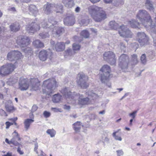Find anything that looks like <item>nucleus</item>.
<instances>
[{
	"label": "nucleus",
	"mask_w": 156,
	"mask_h": 156,
	"mask_svg": "<svg viewBox=\"0 0 156 156\" xmlns=\"http://www.w3.org/2000/svg\"><path fill=\"white\" fill-rule=\"evenodd\" d=\"M61 93L63 94L67 100L71 101V103L76 105H85L89 104L90 103L89 98H84L82 95L79 94H72V92L68 88H65L61 90Z\"/></svg>",
	"instance_id": "f257e3e1"
},
{
	"label": "nucleus",
	"mask_w": 156,
	"mask_h": 156,
	"mask_svg": "<svg viewBox=\"0 0 156 156\" xmlns=\"http://www.w3.org/2000/svg\"><path fill=\"white\" fill-rule=\"evenodd\" d=\"M41 25L43 28L49 29L51 30L53 36L56 37L60 36L64 32V30L62 27L57 26V22L51 18L44 20L41 23Z\"/></svg>",
	"instance_id": "f03ea898"
},
{
	"label": "nucleus",
	"mask_w": 156,
	"mask_h": 156,
	"mask_svg": "<svg viewBox=\"0 0 156 156\" xmlns=\"http://www.w3.org/2000/svg\"><path fill=\"white\" fill-rule=\"evenodd\" d=\"M88 9L89 14L96 22H101L107 18L106 12L102 8L92 6Z\"/></svg>",
	"instance_id": "7ed1b4c3"
},
{
	"label": "nucleus",
	"mask_w": 156,
	"mask_h": 156,
	"mask_svg": "<svg viewBox=\"0 0 156 156\" xmlns=\"http://www.w3.org/2000/svg\"><path fill=\"white\" fill-rule=\"evenodd\" d=\"M136 17L141 22L142 24L145 27H150V28L153 29L154 27V25H152L151 16L145 10H139L136 15Z\"/></svg>",
	"instance_id": "20e7f679"
},
{
	"label": "nucleus",
	"mask_w": 156,
	"mask_h": 156,
	"mask_svg": "<svg viewBox=\"0 0 156 156\" xmlns=\"http://www.w3.org/2000/svg\"><path fill=\"white\" fill-rule=\"evenodd\" d=\"M57 86L58 84L54 79L46 80L44 81L42 85L43 92V93L51 96Z\"/></svg>",
	"instance_id": "39448f33"
},
{
	"label": "nucleus",
	"mask_w": 156,
	"mask_h": 156,
	"mask_svg": "<svg viewBox=\"0 0 156 156\" xmlns=\"http://www.w3.org/2000/svg\"><path fill=\"white\" fill-rule=\"evenodd\" d=\"M100 71L103 73L101 74L100 77L102 83L106 84L108 87H110L111 85L109 82V78L110 76V73L111 72L109 66L107 65H105L102 67Z\"/></svg>",
	"instance_id": "423d86ee"
},
{
	"label": "nucleus",
	"mask_w": 156,
	"mask_h": 156,
	"mask_svg": "<svg viewBox=\"0 0 156 156\" xmlns=\"http://www.w3.org/2000/svg\"><path fill=\"white\" fill-rule=\"evenodd\" d=\"M129 58L126 55L122 54L119 58V66L123 70L127 69L128 66Z\"/></svg>",
	"instance_id": "0eeeda50"
},
{
	"label": "nucleus",
	"mask_w": 156,
	"mask_h": 156,
	"mask_svg": "<svg viewBox=\"0 0 156 156\" xmlns=\"http://www.w3.org/2000/svg\"><path fill=\"white\" fill-rule=\"evenodd\" d=\"M14 65L12 63H8L2 66L0 68V74L2 75H8L15 69Z\"/></svg>",
	"instance_id": "6e6552de"
},
{
	"label": "nucleus",
	"mask_w": 156,
	"mask_h": 156,
	"mask_svg": "<svg viewBox=\"0 0 156 156\" xmlns=\"http://www.w3.org/2000/svg\"><path fill=\"white\" fill-rule=\"evenodd\" d=\"M104 60L111 65H114L116 63V58L115 54L113 52L108 51L105 52L103 54Z\"/></svg>",
	"instance_id": "1a4fd4ad"
},
{
	"label": "nucleus",
	"mask_w": 156,
	"mask_h": 156,
	"mask_svg": "<svg viewBox=\"0 0 156 156\" xmlns=\"http://www.w3.org/2000/svg\"><path fill=\"white\" fill-rule=\"evenodd\" d=\"M79 77L77 83L80 86L83 88H86L88 87V84L86 81L88 80L87 76L83 73H81L78 74Z\"/></svg>",
	"instance_id": "9d476101"
},
{
	"label": "nucleus",
	"mask_w": 156,
	"mask_h": 156,
	"mask_svg": "<svg viewBox=\"0 0 156 156\" xmlns=\"http://www.w3.org/2000/svg\"><path fill=\"white\" fill-rule=\"evenodd\" d=\"M119 33L121 36L124 37L131 38L132 35L131 32L123 25L120 26Z\"/></svg>",
	"instance_id": "9b49d317"
},
{
	"label": "nucleus",
	"mask_w": 156,
	"mask_h": 156,
	"mask_svg": "<svg viewBox=\"0 0 156 156\" xmlns=\"http://www.w3.org/2000/svg\"><path fill=\"white\" fill-rule=\"evenodd\" d=\"M23 57L22 54L18 51H12L9 52L7 55V59L10 61H12L20 59Z\"/></svg>",
	"instance_id": "f8f14e48"
},
{
	"label": "nucleus",
	"mask_w": 156,
	"mask_h": 156,
	"mask_svg": "<svg viewBox=\"0 0 156 156\" xmlns=\"http://www.w3.org/2000/svg\"><path fill=\"white\" fill-rule=\"evenodd\" d=\"M16 41L19 45L21 47H24L29 45L30 39L27 36L20 35L17 37Z\"/></svg>",
	"instance_id": "ddd939ff"
},
{
	"label": "nucleus",
	"mask_w": 156,
	"mask_h": 156,
	"mask_svg": "<svg viewBox=\"0 0 156 156\" xmlns=\"http://www.w3.org/2000/svg\"><path fill=\"white\" fill-rule=\"evenodd\" d=\"M13 136L11 140H9L8 139L6 138L5 139V142L9 144H12L16 146H17L20 145V143H19L16 140L18 141L21 140V138L20 136L19 135L16 131H14L13 133Z\"/></svg>",
	"instance_id": "4468645a"
},
{
	"label": "nucleus",
	"mask_w": 156,
	"mask_h": 156,
	"mask_svg": "<svg viewBox=\"0 0 156 156\" xmlns=\"http://www.w3.org/2000/svg\"><path fill=\"white\" fill-rule=\"evenodd\" d=\"M64 23L67 25L73 26L75 23V17L72 14H68L64 19Z\"/></svg>",
	"instance_id": "2eb2a0df"
},
{
	"label": "nucleus",
	"mask_w": 156,
	"mask_h": 156,
	"mask_svg": "<svg viewBox=\"0 0 156 156\" xmlns=\"http://www.w3.org/2000/svg\"><path fill=\"white\" fill-rule=\"evenodd\" d=\"M138 41L141 45H144L147 43L148 38L144 32H139L137 34Z\"/></svg>",
	"instance_id": "dca6fc26"
},
{
	"label": "nucleus",
	"mask_w": 156,
	"mask_h": 156,
	"mask_svg": "<svg viewBox=\"0 0 156 156\" xmlns=\"http://www.w3.org/2000/svg\"><path fill=\"white\" fill-rule=\"evenodd\" d=\"M40 26L37 23L32 22L26 27V30L30 33H34L40 30Z\"/></svg>",
	"instance_id": "f3484780"
},
{
	"label": "nucleus",
	"mask_w": 156,
	"mask_h": 156,
	"mask_svg": "<svg viewBox=\"0 0 156 156\" xmlns=\"http://www.w3.org/2000/svg\"><path fill=\"white\" fill-rule=\"evenodd\" d=\"M29 84L27 79L21 78L19 82V89L22 91L26 90L28 88Z\"/></svg>",
	"instance_id": "a211bd4d"
},
{
	"label": "nucleus",
	"mask_w": 156,
	"mask_h": 156,
	"mask_svg": "<svg viewBox=\"0 0 156 156\" xmlns=\"http://www.w3.org/2000/svg\"><path fill=\"white\" fill-rule=\"evenodd\" d=\"M51 52H48L46 50H43L40 52L39 58L40 60L44 61L46 60L48 57L49 55L51 56Z\"/></svg>",
	"instance_id": "6ab92c4d"
},
{
	"label": "nucleus",
	"mask_w": 156,
	"mask_h": 156,
	"mask_svg": "<svg viewBox=\"0 0 156 156\" xmlns=\"http://www.w3.org/2000/svg\"><path fill=\"white\" fill-rule=\"evenodd\" d=\"M30 81L31 83L30 85L31 86L32 89L35 90H38L40 84L38 79L37 78L31 79Z\"/></svg>",
	"instance_id": "aec40b11"
},
{
	"label": "nucleus",
	"mask_w": 156,
	"mask_h": 156,
	"mask_svg": "<svg viewBox=\"0 0 156 156\" xmlns=\"http://www.w3.org/2000/svg\"><path fill=\"white\" fill-rule=\"evenodd\" d=\"M53 9V4H49L48 3L46 5H45L44 7L43 10L44 12L47 14L50 13Z\"/></svg>",
	"instance_id": "412c9836"
},
{
	"label": "nucleus",
	"mask_w": 156,
	"mask_h": 156,
	"mask_svg": "<svg viewBox=\"0 0 156 156\" xmlns=\"http://www.w3.org/2000/svg\"><path fill=\"white\" fill-rule=\"evenodd\" d=\"M63 6L60 4H53V10H54L56 13H62L63 12Z\"/></svg>",
	"instance_id": "4be33fe9"
},
{
	"label": "nucleus",
	"mask_w": 156,
	"mask_h": 156,
	"mask_svg": "<svg viewBox=\"0 0 156 156\" xmlns=\"http://www.w3.org/2000/svg\"><path fill=\"white\" fill-rule=\"evenodd\" d=\"M128 24L131 27L137 28H139V23L135 19H131L128 22Z\"/></svg>",
	"instance_id": "5701e85b"
},
{
	"label": "nucleus",
	"mask_w": 156,
	"mask_h": 156,
	"mask_svg": "<svg viewBox=\"0 0 156 156\" xmlns=\"http://www.w3.org/2000/svg\"><path fill=\"white\" fill-rule=\"evenodd\" d=\"M145 5L146 8L150 11L154 12V7L153 2L151 0H147L145 3Z\"/></svg>",
	"instance_id": "b1692460"
},
{
	"label": "nucleus",
	"mask_w": 156,
	"mask_h": 156,
	"mask_svg": "<svg viewBox=\"0 0 156 156\" xmlns=\"http://www.w3.org/2000/svg\"><path fill=\"white\" fill-rule=\"evenodd\" d=\"M9 28L11 31L16 32L19 30L20 29V26L19 23L16 22L10 25Z\"/></svg>",
	"instance_id": "393cba45"
},
{
	"label": "nucleus",
	"mask_w": 156,
	"mask_h": 156,
	"mask_svg": "<svg viewBox=\"0 0 156 156\" xmlns=\"http://www.w3.org/2000/svg\"><path fill=\"white\" fill-rule=\"evenodd\" d=\"M65 48V44L63 42H58L55 45V49L58 51H62Z\"/></svg>",
	"instance_id": "a878e982"
},
{
	"label": "nucleus",
	"mask_w": 156,
	"mask_h": 156,
	"mask_svg": "<svg viewBox=\"0 0 156 156\" xmlns=\"http://www.w3.org/2000/svg\"><path fill=\"white\" fill-rule=\"evenodd\" d=\"M29 13L30 14L35 15L38 12V10L36 6L33 5H30L29 7Z\"/></svg>",
	"instance_id": "bb28decb"
},
{
	"label": "nucleus",
	"mask_w": 156,
	"mask_h": 156,
	"mask_svg": "<svg viewBox=\"0 0 156 156\" xmlns=\"http://www.w3.org/2000/svg\"><path fill=\"white\" fill-rule=\"evenodd\" d=\"M154 20L155 23L154 24V27L153 28L154 29L153 30L154 31L151 33V35L153 39L154 42V46H156V14L155 15V17H154Z\"/></svg>",
	"instance_id": "cd10ccee"
},
{
	"label": "nucleus",
	"mask_w": 156,
	"mask_h": 156,
	"mask_svg": "<svg viewBox=\"0 0 156 156\" xmlns=\"http://www.w3.org/2000/svg\"><path fill=\"white\" fill-rule=\"evenodd\" d=\"M62 2L67 7L71 8L74 5L73 0H62Z\"/></svg>",
	"instance_id": "c85d7f7f"
},
{
	"label": "nucleus",
	"mask_w": 156,
	"mask_h": 156,
	"mask_svg": "<svg viewBox=\"0 0 156 156\" xmlns=\"http://www.w3.org/2000/svg\"><path fill=\"white\" fill-rule=\"evenodd\" d=\"M82 126V124L80 122H77L73 124V129L76 133L80 131Z\"/></svg>",
	"instance_id": "c756f323"
},
{
	"label": "nucleus",
	"mask_w": 156,
	"mask_h": 156,
	"mask_svg": "<svg viewBox=\"0 0 156 156\" xmlns=\"http://www.w3.org/2000/svg\"><path fill=\"white\" fill-rule=\"evenodd\" d=\"M5 108L7 111L8 112H12L14 110L13 106L11 101H9L8 103L6 104Z\"/></svg>",
	"instance_id": "7c9ffc66"
},
{
	"label": "nucleus",
	"mask_w": 156,
	"mask_h": 156,
	"mask_svg": "<svg viewBox=\"0 0 156 156\" xmlns=\"http://www.w3.org/2000/svg\"><path fill=\"white\" fill-rule=\"evenodd\" d=\"M86 95L90 97V98L94 99L97 98L98 96L97 94L94 93L92 90H89L86 93Z\"/></svg>",
	"instance_id": "2f4dec72"
},
{
	"label": "nucleus",
	"mask_w": 156,
	"mask_h": 156,
	"mask_svg": "<svg viewBox=\"0 0 156 156\" xmlns=\"http://www.w3.org/2000/svg\"><path fill=\"white\" fill-rule=\"evenodd\" d=\"M62 96L60 94H58L54 95L52 98V101L54 103H58L61 100Z\"/></svg>",
	"instance_id": "473e14b6"
},
{
	"label": "nucleus",
	"mask_w": 156,
	"mask_h": 156,
	"mask_svg": "<svg viewBox=\"0 0 156 156\" xmlns=\"http://www.w3.org/2000/svg\"><path fill=\"white\" fill-rule=\"evenodd\" d=\"M33 44L34 46L36 48H43L44 47L43 43L39 40H37L34 41Z\"/></svg>",
	"instance_id": "72a5a7b5"
},
{
	"label": "nucleus",
	"mask_w": 156,
	"mask_h": 156,
	"mask_svg": "<svg viewBox=\"0 0 156 156\" xmlns=\"http://www.w3.org/2000/svg\"><path fill=\"white\" fill-rule=\"evenodd\" d=\"M34 122V120L32 119H27L24 122V128L26 130L29 128L30 124Z\"/></svg>",
	"instance_id": "f704fd0d"
},
{
	"label": "nucleus",
	"mask_w": 156,
	"mask_h": 156,
	"mask_svg": "<svg viewBox=\"0 0 156 156\" xmlns=\"http://www.w3.org/2000/svg\"><path fill=\"white\" fill-rule=\"evenodd\" d=\"M75 52L70 48L67 49L65 51L64 56L65 58H67L68 56H72L75 54Z\"/></svg>",
	"instance_id": "c9c22d12"
},
{
	"label": "nucleus",
	"mask_w": 156,
	"mask_h": 156,
	"mask_svg": "<svg viewBox=\"0 0 156 156\" xmlns=\"http://www.w3.org/2000/svg\"><path fill=\"white\" fill-rule=\"evenodd\" d=\"M109 25L111 28L112 29L116 30L119 27L118 24L115 21H111L109 22Z\"/></svg>",
	"instance_id": "e433bc0d"
},
{
	"label": "nucleus",
	"mask_w": 156,
	"mask_h": 156,
	"mask_svg": "<svg viewBox=\"0 0 156 156\" xmlns=\"http://www.w3.org/2000/svg\"><path fill=\"white\" fill-rule=\"evenodd\" d=\"M46 133L48 135H49L51 137H54L56 133V131L53 129H48Z\"/></svg>",
	"instance_id": "4c0bfd02"
},
{
	"label": "nucleus",
	"mask_w": 156,
	"mask_h": 156,
	"mask_svg": "<svg viewBox=\"0 0 156 156\" xmlns=\"http://www.w3.org/2000/svg\"><path fill=\"white\" fill-rule=\"evenodd\" d=\"M138 60L137 56L136 55L133 54L132 55L131 63L132 65H135L137 64Z\"/></svg>",
	"instance_id": "58836bf2"
},
{
	"label": "nucleus",
	"mask_w": 156,
	"mask_h": 156,
	"mask_svg": "<svg viewBox=\"0 0 156 156\" xmlns=\"http://www.w3.org/2000/svg\"><path fill=\"white\" fill-rule=\"evenodd\" d=\"M39 35L40 37V38L42 39H44L47 37H48L49 36L48 33L47 32L44 31L40 33Z\"/></svg>",
	"instance_id": "ea45409f"
},
{
	"label": "nucleus",
	"mask_w": 156,
	"mask_h": 156,
	"mask_svg": "<svg viewBox=\"0 0 156 156\" xmlns=\"http://www.w3.org/2000/svg\"><path fill=\"white\" fill-rule=\"evenodd\" d=\"M89 22V20L88 19H82L81 20L79 21V23L80 24L83 26L87 25L88 24Z\"/></svg>",
	"instance_id": "a19ab883"
},
{
	"label": "nucleus",
	"mask_w": 156,
	"mask_h": 156,
	"mask_svg": "<svg viewBox=\"0 0 156 156\" xmlns=\"http://www.w3.org/2000/svg\"><path fill=\"white\" fill-rule=\"evenodd\" d=\"M24 51L27 56L28 55H31L33 53V51L29 47L26 48L24 50Z\"/></svg>",
	"instance_id": "79ce46f5"
},
{
	"label": "nucleus",
	"mask_w": 156,
	"mask_h": 156,
	"mask_svg": "<svg viewBox=\"0 0 156 156\" xmlns=\"http://www.w3.org/2000/svg\"><path fill=\"white\" fill-rule=\"evenodd\" d=\"M73 50L74 52H76L78 51L79 50L80 48V46L78 44L74 43L73 44L72 46Z\"/></svg>",
	"instance_id": "37998d69"
},
{
	"label": "nucleus",
	"mask_w": 156,
	"mask_h": 156,
	"mask_svg": "<svg viewBox=\"0 0 156 156\" xmlns=\"http://www.w3.org/2000/svg\"><path fill=\"white\" fill-rule=\"evenodd\" d=\"M81 35L85 38H87L89 36V32L86 30H83L80 34Z\"/></svg>",
	"instance_id": "c03bdc74"
},
{
	"label": "nucleus",
	"mask_w": 156,
	"mask_h": 156,
	"mask_svg": "<svg viewBox=\"0 0 156 156\" xmlns=\"http://www.w3.org/2000/svg\"><path fill=\"white\" fill-rule=\"evenodd\" d=\"M123 3L124 1L123 0H116L114 1L113 4L115 6H117L123 4Z\"/></svg>",
	"instance_id": "a18cd8bd"
},
{
	"label": "nucleus",
	"mask_w": 156,
	"mask_h": 156,
	"mask_svg": "<svg viewBox=\"0 0 156 156\" xmlns=\"http://www.w3.org/2000/svg\"><path fill=\"white\" fill-rule=\"evenodd\" d=\"M140 60L142 63L145 64L147 62L146 55L145 54H143L140 58Z\"/></svg>",
	"instance_id": "49530a36"
},
{
	"label": "nucleus",
	"mask_w": 156,
	"mask_h": 156,
	"mask_svg": "<svg viewBox=\"0 0 156 156\" xmlns=\"http://www.w3.org/2000/svg\"><path fill=\"white\" fill-rule=\"evenodd\" d=\"M137 112V111H135L133 112L132 113H129V115L130 117H131L132 119H134L136 116Z\"/></svg>",
	"instance_id": "de8ad7c7"
},
{
	"label": "nucleus",
	"mask_w": 156,
	"mask_h": 156,
	"mask_svg": "<svg viewBox=\"0 0 156 156\" xmlns=\"http://www.w3.org/2000/svg\"><path fill=\"white\" fill-rule=\"evenodd\" d=\"M119 45L120 46V48L123 51H126V47L125 45L122 42H120Z\"/></svg>",
	"instance_id": "09e8293b"
},
{
	"label": "nucleus",
	"mask_w": 156,
	"mask_h": 156,
	"mask_svg": "<svg viewBox=\"0 0 156 156\" xmlns=\"http://www.w3.org/2000/svg\"><path fill=\"white\" fill-rule=\"evenodd\" d=\"M43 115L45 118H47L50 116L51 114L50 112L47 111H45L43 112Z\"/></svg>",
	"instance_id": "8fccbe9b"
},
{
	"label": "nucleus",
	"mask_w": 156,
	"mask_h": 156,
	"mask_svg": "<svg viewBox=\"0 0 156 156\" xmlns=\"http://www.w3.org/2000/svg\"><path fill=\"white\" fill-rule=\"evenodd\" d=\"M116 152L117 153L118 156H122L124 154V153L122 150H117Z\"/></svg>",
	"instance_id": "3c124183"
},
{
	"label": "nucleus",
	"mask_w": 156,
	"mask_h": 156,
	"mask_svg": "<svg viewBox=\"0 0 156 156\" xmlns=\"http://www.w3.org/2000/svg\"><path fill=\"white\" fill-rule=\"evenodd\" d=\"M0 115L2 116H7V115L5 112L2 109H0Z\"/></svg>",
	"instance_id": "603ef678"
},
{
	"label": "nucleus",
	"mask_w": 156,
	"mask_h": 156,
	"mask_svg": "<svg viewBox=\"0 0 156 156\" xmlns=\"http://www.w3.org/2000/svg\"><path fill=\"white\" fill-rule=\"evenodd\" d=\"M20 144V145L18 146L19 147H18L17 151L20 154L22 155L23 154V152L21 150V148L20 147V146H21L22 147V146L21 144Z\"/></svg>",
	"instance_id": "864d4df0"
},
{
	"label": "nucleus",
	"mask_w": 156,
	"mask_h": 156,
	"mask_svg": "<svg viewBox=\"0 0 156 156\" xmlns=\"http://www.w3.org/2000/svg\"><path fill=\"white\" fill-rule=\"evenodd\" d=\"M13 124V123L12 122H6L5 123L6 125V128L7 129H8L10 126L12 125Z\"/></svg>",
	"instance_id": "5fc2aeb1"
},
{
	"label": "nucleus",
	"mask_w": 156,
	"mask_h": 156,
	"mask_svg": "<svg viewBox=\"0 0 156 156\" xmlns=\"http://www.w3.org/2000/svg\"><path fill=\"white\" fill-rule=\"evenodd\" d=\"M37 106L35 105H33V106L32 107V109H31V112H33L37 110Z\"/></svg>",
	"instance_id": "6e6d98bb"
},
{
	"label": "nucleus",
	"mask_w": 156,
	"mask_h": 156,
	"mask_svg": "<svg viewBox=\"0 0 156 156\" xmlns=\"http://www.w3.org/2000/svg\"><path fill=\"white\" fill-rule=\"evenodd\" d=\"M34 145L35 147L34 148V151L36 152L37 154H38V152L37 151V150L38 147V144L37 143H35Z\"/></svg>",
	"instance_id": "4d7b16f0"
},
{
	"label": "nucleus",
	"mask_w": 156,
	"mask_h": 156,
	"mask_svg": "<svg viewBox=\"0 0 156 156\" xmlns=\"http://www.w3.org/2000/svg\"><path fill=\"white\" fill-rule=\"evenodd\" d=\"M51 110L53 111L54 112H61L59 108H52Z\"/></svg>",
	"instance_id": "13d9d810"
},
{
	"label": "nucleus",
	"mask_w": 156,
	"mask_h": 156,
	"mask_svg": "<svg viewBox=\"0 0 156 156\" xmlns=\"http://www.w3.org/2000/svg\"><path fill=\"white\" fill-rule=\"evenodd\" d=\"M31 0H15L17 2H28L30 1Z\"/></svg>",
	"instance_id": "bf43d9fd"
},
{
	"label": "nucleus",
	"mask_w": 156,
	"mask_h": 156,
	"mask_svg": "<svg viewBox=\"0 0 156 156\" xmlns=\"http://www.w3.org/2000/svg\"><path fill=\"white\" fill-rule=\"evenodd\" d=\"M114 138L115 140H116L121 141L122 140V138L120 136L117 135L116 136H115Z\"/></svg>",
	"instance_id": "052dcab7"
},
{
	"label": "nucleus",
	"mask_w": 156,
	"mask_h": 156,
	"mask_svg": "<svg viewBox=\"0 0 156 156\" xmlns=\"http://www.w3.org/2000/svg\"><path fill=\"white\" fill-rule=\"evenodd\" d=\"M17 119V117H15L14 118H12L11 119H10V120H11L13 122V123H14V124L15 125H17V124L15 122V121Z\"/></svg>",
	"instance_id": "680f3d73"
},
{
	"label": "nucleus",
	"mask_w": 156,
	"mask_h": 156,
	"mask_svg": "<svg viewBox=\"0 0 156 156\" xmlns=\"http://www.w3.org/2000/svg\"><path fill=\"white\" fill-rule=\"evenodd\" d=\"M80 7L78 6L76 7V8L75 9V11L76 12H79L80 10Z\"/></svg>",
	"instance_id": "e2e57ef3"
},
{
	"label": "nucleus",
	"mask_w": 156,
	"mask_h": 156,
	"mask_svg": "<svg viewBox=\"0 0 156 156\" xmlns=\"http://www.w3.org/2000/svg\"><path fill=\"white\" fill-rule=\"evenodd\" d=\"M2 156H12V153L11 152H8L6 154H4Z\"/></svg>",
	"instance_id": "0e129e2a"
},
{
	"label": "nucleus",
	"mask_w": 156,
	"mask_h": 156,
	"mask_svg": "<svg viewBox=\"0 0 156 156\" xmlns=\"http://www.w3.org/2000/svg\"><path fill=\"white\" fill-rule=\"evenodd\" d=\"M91 2L95 3L99 2L101 0H89Z\"/></svg>",
	"instance_id": "69168bd1"
},
{
	"label": "nucleus",
	"mask_w": 156,
	"mask_h": 156,
	"mask_svg": "<svg viewBox=\"0 0 156 156\" xmlns=\"http://www.w3.org/2000/svg\"><path fill=\"white\" fill-rule=\"evenodd\" d=\"M64 108L66 110H69L70 109V107L69 106L65 105L64 106Z\"/></svg>",
	"instance_id": "338daca9"
},
{
	"label": "nucleus",
	"mask_w": 156,
	"mask_h": 156,
	"mask_svg": "<svg viewBox=\"0 0 156 156\" xmlns=\"http://www.w3.org/2000/svg\"><path fill=\"white\" fill-rule=\"evenodd\" d=\"M106 3H109L112 2V0H104Z\"/></svg>",
	"instance_id": "774afa93"
}]
</instances>
